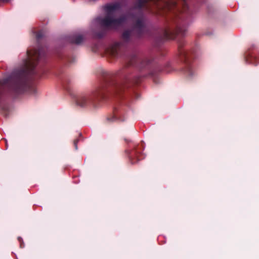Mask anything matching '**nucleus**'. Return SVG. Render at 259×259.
Returning a JSON list of instances; mask_svg holds the SVG:
<instances>
[{
	"label": "nucleus",
	"mask_w": 259,
	"mask_h": 259,
	"mask_svg": "<svg viewBox=\"0 0 259 259\" xmlns=\"http://www.w3.org/2000/svg\"><path fill=\"white\" fill-rule=\"evenodd\" d=\"M185 42L184 40H180L178 42V52L181 61L184 63L183 69L184 73L188 78L191 77L194 73L191 66V62L193 58L192 53L184 48Z\"/></svg>",
	"instance_id": "nucleus-4"
},
{
	"label": "nucleus",
	"mask_w": 259,
	"mask_h": 259,
	"mask_svg": "<svg viewBox=\"0 0 259 259\" xmlns=\"http://www.w3.org/2000/svg\"><path fill=\"white\" fill-rule=\"evenodd\" d=\"M2 114H3V115L7 117L8 116V114H9V111L6 108H4L3 109V112H2Z\"/></svg>",
	"instance_id": "nucleus-15"
},
{
	"label": "nucleus",
	"mask_w": 259,
	"mask_h": 259,
	"mask_svg": "<svg viewBox=\"0 0 259 259\" xmlns=\"http://www.w3.org/2000/svg\"><path fill=\"white\" fill-rule=\"evenodd\" d=\"M151 58L143 57L139 54H134L131 56L127 64V67L135 66L140 69L148 67L151 63Z\"/></svg>",
	"instance_id": "nucleus-5"
},
{
	"label": "nucleus",
	"mask_w": 259,
	"mask_h": 259,
	"mask_svg": "<svg viewBox=\"0 0 259 259\" xmlns=\"http://www.w3.org/2000/svg\"><path fill=\"white\" fill-rule=\"evenodd\" d=\"M120 113H118V111H114L113 115L111 118H107V120L113 121H116V120H120V121H123L124 119H121L119 117Z\"/></svg>",
	"instance_id": "nucleus-10"
},
{
	"label": "nucleus",
	"mask_w": 259,
	"mask_h": 259,
	"mask_svg": "<svg viewBox=\"0 0 259 259\" xmlns=\"http://www.w3.org/2000/svg\"><path fill=\"white\" fill-rule=\"evenodd\" d=\"M44 36V32L42 31H39L37 32L36 35V37L37 39L38 40L40 38H42Z\"/></svg>",
	"instance_id": "nucleus-12"
},
{
	"label": "nucleus",
	"mask_w": 259,
	"mask_h": 259,
	"mask_svg": "<svg viewBox=\"0 0 259 259\" xmlns=\"http://www.w3.org/2000/svg\"><path fill=\"white\" fill-rule=\"evenodd\" d=\"M78 142V139H75V140H74V141L73 142V145H74L75 150H77V149H78L77 145Z\"/></svg>",
	"instance_id": "nucleus-16"
},
{
	"label": "nucleus",
	"mask_w": 259,
	"mask_h": 259,
	"mask_svg": "<svg viewBox=\"0 0 259 259\" xmlns=\"http://www.w3.org/2000/svg\"><path fill=\"white\" fill-rule=\"evenodd\" d=\"M137 0L134 7L139 11L137 16H134L131 29L124 30L121 39L124 43H134L143 35L146 28L145 18L142 9L150 11L149 3L155 5L159 9V14L167 17L168 24L161 29L159 35L161 41L172 39L177 35L184 36L189 24L191 13L186 0Z\"/></svg>",
	"instance_id": "nucleus-1"
},
{
	"label": "nucleus",
	"mask_w": 259,
	"mask_h": 259,
	"mask_svg": "<svg viewBox=\"0 0 259 259\" xmlns=\"http://www.w3.org/2000/svg\"><path fill=\"white\" fill-rule=\"evenodd\" d=\"M84 38L81 34H74L70 36L69 41L71 43L80 45L84 40Z\"/></svg>",
	"instance_id": "nucleus-8"
},
{
	"label": "nucleus",
	"mask_w": 259,
	"mask_h": 259,
	"mask_svg": "<svg viewBox=\"0 0 259 259\" xmlns=\"http://www.w3.org/2000/svg\"><path fill=\"white\" fill-rule=\"evenodd\" d=\"M103 95L100 92L94 93L92 95H81L77 97L76 100L77 105L83 107L94 104L96 101H99L98 98L101 99Z\"/></svg>",
	"instance_id": "nucleus-6"
},
{
	"label": "nucleus",
	"mask_w": 259,
	"mask_h": 259,
	"mask_svg": "<svg viewBox=\"0 0 259 259\" xmlns=\"http://www.w3.org/2000/svg\"><path fill=\"white\" fill-rule=\"evenodd\" d=\"M104 78L103 84L95 92H100L103 95V97L101 99L98 98L99 101L105 98V92L106 89L110 90L109 88H111L112 90L119 93L132 84L139 83L142 79L140 76L132 78L125 68L119 71L115 75L106 73Z\"/></svg>",
	"instance_id": "nucleus-2"
},
{
	"label": "nucleus",
	"mask_w": 259,
	"mask_h": 259,
	"mask_svg": "<svg viewBox=\"0 0 259 259\" xmlns=\"http://www.w3.org/2000/svg\"><path fill=\"white\" fill-rule=\"evenodd\" d=\"M18 241L20 243V247L21 248H22L24 247L25 244H24V242L23 241L22 238L21 237H18Z\"/></svg>",
	"instance_id": "nucleus-13"
},
{
	"label": "nucleus",
	"mask_w": 259,
	"mask_h": 259,
	"mask_svg": "<svg viewBox=\"0 0 259 259\" xmlns=\"http://www.w3.org/2000/svg\"><path fill=\"white\" fill-rule=\"evenodd\" d=\"M117 46H114L112 47L110 50V55L114 57H116L118 55V50H117Z\"/></svg>",
	"instance_id": "nucleus-11"
},
{
	"label": "nucleus",
	"mask_w": 259,
	"mask_h": 259,
	"mask_svg": "<svg viewBox=\"0 0 259 259\" xmlns=\"http://www.w3.org/2000/svg\"><path fill=\"white\" fill-rule=\"evenodd\" d=\"M120 8V5L118 3L107 4L104 7L106 12V16L102 18L98 17L97 21L100 24L106 28H116L125 22L127 19L125 16H122L118 18H114L115 12Z\"/></svg>",
	"instance_id": "nucleus-3"
},
{
	"label": "nucleus",
	"mask_w": 259,
	"mask_h": 259,
	"mask_svg": "<svg viewBox=\"0 0 259 259\" xmlns=\"http://www.w3.org/2000/svg\"><path fill=\"white\" fill-rule=\"evenodd\" d=\"M144 149V146L142 143L134 148L129 154V159L132 164L136 163L138 161L143 158L142 157V151Z\"/></svg>",
	"instance_id": "nucleus-7"
},
{
	"label": "nucleus",
	"mask_w": 259,
	"mask_h": 259,
	"mask_svg": "<svg viewBox=\"0 0 259 259\" xmlns=\"http://www.w3.org/2000/svg\"><path fill=\"white\" fill-rule=\"evenodd\" d=\"M104 34L103 32H99L97 33H96L95 34V36L98 38H101L103 37Z\"/></svg>",
	"instance_id": "nucleus-14"
},
{
	"label": "nucleus",
	"mask_w": 259,
	"mask_h": 259,
	"mask_svg": "<svg viewBox=\"0 0 259 259\" xmlns=\"http://www.w3.org/2000/svg\"><path fill=\"white\" fill-rule=\"evenodd\" d=\"M246 61L250 63L256 65L259 63V58L253 54H248L246 56Z\"/></svg>",
	"instance_id": "nucleus-9"
}]
</instances>
